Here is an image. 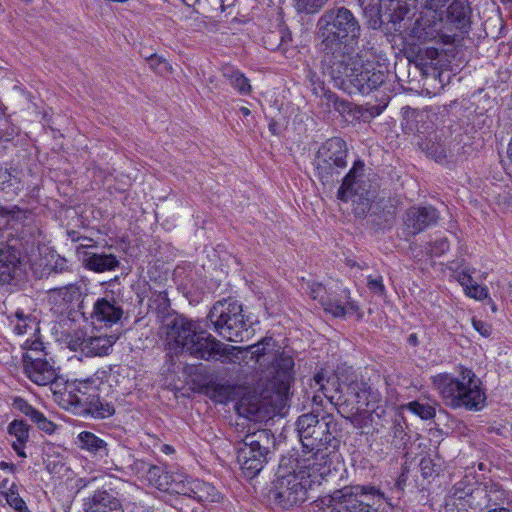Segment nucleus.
Wrapping results in <instances>:
<instances>
[{
	"label": "nucleus",
	"instance_id": "nucleus-1",
	"mask_svg": "<svg viewBox=\"0 0 512 512\" xmlns=\"http://www.w3.org/2000/svg\"><path fill=\"white\" fill-rule=\"evenodd\" d=\"M258 425L283 416L294 382V360L279 341L266 336L258 341Z\"/></svg>",
	"mask_w": 512,
	"mask_h": 512
},
{
	"label": "nucleus",
	"instance_id": "nucleus-2",
	"mask_svg": "<svg viewBox=\"0 0 512 512\" xmlns=\"http://www.w3.org/2000/svg\"><path fill=\"white\" fill-rule=\"evenodd\" d=\"M296 429L303 447V455L298 459L301 467H315L322 474H331L341 443L338 422L331 414L319 418L311 412L298 417Z\"/></svg>",
	"mask_w": 512,
	"mask_h": 512
},
{
	"label": "nucleus",
	"instance_id": "nucleus-3",
	"mask_svg": "<svg viewBox=\"0 0 512 512\" xmlns=\"http://www.w3.org/2000/svg\"><path fill=\"white\" fill-rule=\"evenodd\" d=\"M316 30L326 64L354 53L362 33L360 20L344 6L325 10L317 20Z\"/></svg>",
	"mask_w": 512,
	"mask_h": 512
},
{
	"label": "nucleus",
	"instance_id": "nucleus-4",
	"mask_svg": "<svg viewBox=\"0 0 512 512\" xmlns=\"http://www.w3.org/2000/svg\"><path fill=\"white\" fill-rule=\"evenodd\" d=\"M314 381L318 390L346 418L359 414L366 408L375 410V404L381 400L380 393L356 375L325 378L324 374L319 372L314 376Z\"/></svg>",
	"mask_w": 512,
	"mask_h": 512
},
{
	"label": "nucleus",
	"instance_id": "nucleus-5",
	"mask_svg": "<svg viewBox=\"0 0 512 512\" xmlns=\"http://www.w3.org/2000/svg\"><path fill=\"white\" fill-rule=\"evenodd\" d=\"M166 340L171 349L176 352H187L198 359L209 360L215 355L228 358L234 356V351L240 348L221 343L211 334L200 330L199 326L184 317L174 314L165 320Z\"/></svg>",
	"mask_w": 512,
	"mask_h": 512
},
{
	"label": "nucleus",
	"instance_id": "nucleus-6",
	"mask_svg": "<svg viewBox=\"0 0 512 512\" xmlns=\"http://www.w3.org/2000/svg\"><path fill=\"white\" fill-rule=\"evenodd\" d=\"M298 458H282L278 477L269 491V498L284 509L294 507L307 499V492L320 485L330 474H322L313 468H302Z\"/></svg>",
	"mask_w": 512,
	"mask_h": 512
},
{
	"label": "nucleus",
	"instance_id": "nucleus-7",
	"mask_svg": "<svg viewBox=\"0 0 512 512\" xmlns=\"http://www.w3.org/2000/svg\"><path fill=\"white\" fill-rule=\"evenodd\" d=\"M432 384L444 404L451 409L480 411L486 405L482 381L470 368L461 366L456 375L437 374L432 377Z\"/></svg>",
	"mask_w": 512,
	"mask_h": 512
},
{
	"label": "nucleus",
	"instance_id": "nucleus-8",
	"mask_svg": "<svg viewBox=\"0 0 512 512\" xmlns=\"http://www.w3.org/2000/svg\"><path fill=\"white\" fill-rule=\"evenodd\" d=\"M326 65L329 75L350 94L367 95L386 79L382 71L365 64L359 54H348L343 59L330 60Z\"/></svg>",
	"mask_w": 512,
	"mask_h": 512
},
{
	"label": "nucleus",
	"instance_id": "nucleus-9",
	"mask_svg": "<svg viewBox=\"0 0 512 512\" xmlns=\"http://www.w3.org/2000/svg\"><path fill=\"white\" fill-rule=\"evenodd\" d=\"M242 312V305L237 300L224 298L212 306L208 319L222 338L230 342H243L254 335V329Z\"/></svg>",
	"mask_w": 512,
	"mask_h": 512
},
{
	"label": "nucleus",
	"instance_id": "nucleus-10",
	"mask_svg": "<svg viewBox=\"0 0 512 512\" xmlns=\"http://www.w3.org/2000/svg\"><path fill=\"white\" fill-rule=\"evenodd\" d=\"M348 147L339 137L326 140L318 149L314 165L316 176L322 184L338 181L341 171L347 167Z\"/></svg>",
	"mask_w": 512,
	"mask_h": 512
},
{
	"label": "nucleus",
	"instance_id": "nucleus-11",
	"mask_svg": "<svg viewBox=\"0 0 512 512\" xmlns=\"http://www.w3.org/2000/svg\"><path fill=\"white\" fill-rule=\"evenodd\" d=\"M369 496L382 497L383 494L374 486H345L330 495L328 512H377L365 501Z\"/></svg>",
	"mask_w": 512,
	"mask_h": 512
},
{
	"label": "nucleus",
	"instance_id": "nucleus-12",
	"mask_svg": "<svg viewBox=\"0 0 512 512\" xmlns=\"http://www.w3.org/2000/svg\"><path fill=\"white\" fill-rule=\"evenodd\" d=\"M98 393L93 379L76 380L70 383L67 393L61 396V406L74 414L84 416V407Z\"/></svg>",
	"mask_w": 512,
	"mask_h": 512
},
{
	"label": "nucleus",
	"instance_id": "nucleus-13",
	"mask_svg": "<svg viewBox=\"0 0 512 512\" xmlns=\"http://www.w3.org/2000/svg\"><path fill=\"white\" fill-rule=\"evenodd\" d=\"M439 214L432 206H413L404 216L403 223L408 235H416L430 226L437 224Z\"/></svg>",
	"mask_w": 512,
	"mask_h": 512
},
{
	"label": "nucleus",
	"instance_id": "nucleus-14",
	"mask_svg": "<svg viewBox=\"0 0 512 512\" xmlns=\"http://www.w3.org/2000/svg\"><path fill=\"white\" fill-rule=\"evenodd\" d=\"M124 314L122 304L112 294L98 298L93 304L90 318L93 324L112 326L120 321Z\"/></svg>",
	"mask_w": 512,
	"mask_h": 512
},
{
	"label": "nucleus",
	"instance_id": "nucleus-15",
	"mask_svg": "<svg viewBox=\"0 0 512 512\" xmlns=\"http://www.w3.org/2000/svg\"><path fill=\"white\" fill-rule=\"evenodd\" d=\"M269 21L273 29L264 32L262 42L266 49L276 51L291 42L292 37L290 31L282 21L280 8L278 6L271 8Z\"/></svg>",
	"mask_w": 512,
	"mask_h": 512
},
{
	"label": "nucleus",
	"instance_id": "nucleus-16",
	"mask_svg": "<svg viewBox=\"0 0 512 512\" xmlns=\"http://www.w3.org/2000/svg\"><path fill=\"white\" fill-rule=\"evenodd\" d=\"M249 433L243 440V446L238 448L237 460L240 465L242 476L251 483L254 487L253 481L256 478V441L253 440L255 431Z\"/></svg>",
	"mask_w": 512,
	"mask_h": 512
},
{
	"label": "nucleus",
	"instance_id": "nucleus-17",
	"mask_svg": "<svg viewBox=\"0 0 512 512\" xmlns=\"http://www.w3.org/2000/svg\"><path fill=\"white\" fill-rule=\"evenodd\" d=\"M23 369L28 379L39 386H47L49 383L57 384L58 371L51 357L44 361L33 359V362L24 364Z\"/></svg>",
	"mask_w": 512,
	"mask_h": 512
},
{
	"label": "nucleus",
	"instance_id": "nucleus-18",
	"mask_svg": "<svg viewBox=\"0 0 512 512\" xmlns=\"http://www.w3.org/2000/svg\"><path fill=\"white\" fill-rule=\"evenodd\" d=\"M85 512H124L117 493L111 490H97L84 502Z\"/></svg>",
	"mask_w": 512,
	"mask_h": 512
},
{
	"label": "nucleus",
	"instance_id": "nucleus-19",
	"mask_svg": "<svg viewBox=\"0 0 512 512\" xmlns=\"http://www.w3.org/2000/svg\"><path fill=\"white\" fill-rule=\"evenodd\" d=\"M21 270L20 253L13 247L0 249V286L10 284Z\"/></svg>",
	"mask_w": 512,
	"mask_h": 512
},
{
	"label": "nucleus",
	"instance_id": "nucleus-20",
	"mask_svg": "<svg viewBox=\"0 0 512 512\" xmlns=\"http://www.w3.org/2000/svg\"><path fill=\"white\" fill-rule=\"evenodd\" d=\"M174 492L198 502H215L218 500V492L215 487L201 480L189 481L187 484H183L180 490L175 489Z\"/></svg>",
	"mask_w": 512,
	"mask_h": 512
},
{
	"label": "nucleus",
	"instance_id": "nucleus-21",
	"mask_svg": "<svg viewBox=\"0 0 512 512\" xmlns=\"http://www.w3.org/2000/svg\"><path fill=\"white\" fill-rule=\"evenodd\" d=\"M29 431L30 426L24 420L14 419L7 427V433L14 438L11 446L21 458L27 457L25 447L29 441Z\"/></svg>",
	"mask_w": 512,
	"mask_h": 512
},
{
	"label": "nucleus",
	"instance_id": "nucleus-22",
	"mask_svg": "<svg viewBox=\"0 0 512 512\" xmlns=\"http://www.w3.org/2000/svg\"><path fill=\"white\" fill-rule=\"evenodd\" d=\"M116 340L114 335L88 336L82 353L88 357L109 355Z\"/></svg>",
	"mask_w": 512,
	"mask_h": 512
},
{
	"label": "nucleus",
	"instance_id": "nucleus-23",
	"mask_svg": "<svg viewBox=\"0 0 512 512\" xmlns=\"http://www.w3.org/2000/svg\"><path fill=\"white\" fill-rule=\"evenodd\" d=\"M410 6L408 0H380L379 14L395 24L407 16Z\"/></svg>",
	"mask_w": 512,
	"mask_h": 512
},
{
	"label": "nucleus",
	"instance_id": "nucleus-24",
	"mask_svg": "<svg viewBox=\"0 0 512 512\" xmlns=\"http://www.w3.org/2000/svg\"><path fill=\"white\" fill-rule=\"evenodd\" d=\"M364 164L362 161H355L353 167L347 173V175L343 178L342 184L337 192V197L341 201L352 200L355 202L354 197H356V186H357V178L363 172Z\"/></svg>",
	"mask_w": 512,
	"mask_h": 512
},
{
	"label": "nucleus",
	"instance_id": "nucleus-25",
	"mask_svg": "<svg viewBox=\"0 0 512 512\" xmlns=\"http://www.w3.org/2000/svg\"><path fill=\"white\" fill-rule=\"evenodd\" d=\"M469 14L470 7L467 0H453L447 11L444 12L446 21L460 30L465 29L469 25Z\"/></svg>",
	"mask_w": 512,
	"mask_h": 512
},
{
	"label": "nucleus",
	"instance_id": "nucleus-26",
	"mask_svg": "<svg viewBox=\"0 0 512 512\" xmlns=\"http://www.w3.org/2000/svg\"><path fill=\"white\" fill-rule=\"evenodd\" d=\"M84 262L86 268L98 273L115 270L120 264L115 255L106 253H86Z\"/></svg>",
	"mask_w": 512,
	"mask_h": 512
},
{
	"label": "nucleus",
	"instance_id": "nucleus-27",
	"mask_svg": "<svg viewBox=\"0 0 512 512\" xmlns=\"http://www.w3.org/2000/svg\"><path fill=\"white\" fill-rule=\"evenodd\" d=\"M135 466L138 470L146 471L148 480L159 490L175 491V488L170 484V475L163 468L149 465L144 461H136Z\"/></svg>",
	"mask_w": 512,
	"mask_h": 512
},
{
	"label": "nucleus",
	"instance_id": "nucleus-28",
	"mask_svg": "<svg viewBox=\"0 0 512 512\" xmlns=\"http://www.w3.org/2000/svg\"><path fill=\"white\" fill-rule=\"evenodd\" d=\"M472 496H483L486 499L484 507L487 511H490L492 508H504L502 505L507 498L506 491L495 483L486 484L484 488L474 491Z\"/></svg>",
	"mask_w": 512,
	"mask_h": 512
},
{
	"label": "nucleus",
	"instance_id": "nucleus-29",
	"mask_svg": "<svg viewBox=\"0 0 512 512\" xmlns=\"http://www.w3.org/2000/svg\"><path fill=\"white\" fill-rule=\"evenodd\" d=\"M78 446L100 458L108 455L107 443L90 431H82L77 436Z\"/></svg>",
	"mask_w": 512,
	"mask_h": 512
},
{
	"label": "nucleus",
	"instance_id": "nucleus-30",
	"mask_svg": "<svg viewBox=\"0 0 512 512\" xmlns=\"http://www.w3.org/2000/svg\"><path fill=\"white\" fill-rule=\"evenodd\" d=\"M149 310L152 313H155L157 318H159L163 324L165 325V320L168 317H172V315L177 314L176 312L170 311V300L168 298V294L165 291H154L151 293L148 303Z\"/></svg>",
	"mask_w": 512,
	"mask_h": 512
},
{
	"label": "nucleus",
	"instance_id": "nucleus-31",
	"mask_svg": "<svg viewBox=\"0 0 512 512\" xmlns=\"http://www.w3.org/2000/svg\"><path fill=\"white\" fill-rule=\"evenodd\" d=\"M115 413L114 406L104 399H101L97 393L95 397L88 401L87 406L84 407V415H90L94 418L104 419L112 416Z\"/></svg>",
	"mask_w": 512,
	"mask_h": 512
},
{
	"label": "nucleus",
	"instance_id": "nucleus-32",
	"mask_svg": "<svg viewBox=\"0 0 512 512\" xmlns=\"http://www.w3.org/2000/svg\"><path fill=\"white\" fill-rule=\"evenodd\" d=\"M238 415L250 422L256 421V391L249 390L235 404Z\"/></svg>",
	"mask_w": 512,
	"mask_h": 512
},
{
	"label": "nucleus",
	"instance_id": "nucleus-33",
	"mask_svg": "<svg viewBox=\"0 0 512 512\" xmlns=\"http://www.w3.org/2000/svg\"><path fill=\"white\" fill-rule=\"evenodd\" d=\"M406 429H407V424H406L404 417L400 416V415L397 416L393 420V424H392L391 431H390V433L392 435L391 445L394 448L400 449L408 443L410 437L407 434Z\"/></svg>",
	"mask_w": 512,
	"mask_h": 512
},
{
	"label": "nucleus",
	"instance_id": "nucleus-34",
	"mask_svg": "<svg viewBox=\"0 0 512 512\" xmlns=\"http://www.w3.org/2000/svg\"><path fill=\"white\" fill-rule=\"evenodd\" d=\"M420 148L426 155L434 159L438 163H444L447 159V149L445 145L434 139L430 138L420 143Z\"/></svg>",
	"mask_w": 512,
	"mask_h": 512
},
{
	"label": "nucleus",
	"instance_id": "nucleus-35",
	"mask_svg": "<svg viewBox=\"0 0 512 512\" xmlns=\"http://www.w3.org/2000/svg\"><path fill=\"white\" fill-rule=\"evenodd\" d=\"M406 408L423 420H430L436 415L435 404L429 402L412 401L406 405Z\"/></svg>",
	"mask_w": 512,
	"mask_h": 512
},
{
	"label": "nucleus",
	"instance_id": "nucleus-36",
	"mask_svg": "<svg viewBox=\"0 0 512 512\" xmlns=\"http://www.w3.org/2000/svg\"><path fill=\"white\" fill-rule=\"evenodd\" d=\"M224 76L227 77L230 84L240 93L246 94L251 91V85L249 84L248 79L238 70L228 68L224 72Z\"/></svg>",
	"mask_w": 512,
	"mask_h": 512
},
{
	"label": "nucleus",
	"instance_id": "nucleus-37",
	"mask_svg": "<svg viewBox=\"0 0 512 512\" xmlns=\"http://www.w3.org/2000/svg\"><path fill=\"white\" fill-rule=\"evenodd\" d=\"M262 439H265L268 443L271 442L272 448L275 447V440L270 430L258 428V463L261 462L259 457H263V462L267 463L274 453L270 449V446H261L260 440Z\"/></svg>",
	"mask_w": 512,
	"mask_h": 512
},
{
	"label": "nucleus",
	"instance_id": "nucleus-38",
	"mask_svg": "<svg viewBox=\"0 0 512 512\" xmlns=\"http://www.w3.org/2000/svg\"><path fill=\"white\" fill-rule=\"evenodd\" d=\"M328 0H292L293 7L298 13L315 14Z\"/></svg>",
	"mask_w": 512,
	"mask_h": 512
},
{
	"label": "nucleus",
	"instance_id": "nucleus-39",
	"mask_svg": "<svg viewBox=\"0 0 512 512\" xmlns=\"http://www.w3.org/2000/svg\"><path fill=\"white\" fill-rule=\"evenodd\" d=\"M32 319L29 316H26L23 312H16L15 319L11 320V325L13 326V331L17 335H22L27 333L28 329H31Z\"/></svg>",
	"mask_w": 512,
	"mask_h": 512
},
{
	"label": "nucleus",
	"instance_id": "nucleus-40",
	"mask_svg": "<svg viewBox=\"0 0 512 512\" xmlns=\"http://www.w3.org/2000/svg\"><path fill=\"white\" fill-rule=\"evenodd\" d=\"M57 291L58 295L62 297L66 303H72L73 301L79 300L81 297L80 287L75 284H68L64 287H60Z\"/></svg>",
	"mask_w": 512,
	"mask_h": 512
},
{
	"label": "nucleus",
	"instance_id": "nucleus-41",
	"mask_svg": "<svg viewBox=\"0 0 512 512\" xmlns=\"http://www.w3.org/2000/svg\"><path fill=\"white\" fill-rule=\"evenodd\" d=\"M324 310L334 317H344L347 314V310L344 307V303L339 300H332L328 296L321 305Z\"/></svg>",
	"mask_w": 512,
	"mask_h": 512
},
{
	"label": "nucleus",
	"instance_id": "nucleus-42",
	"mask_svg": "<svg viewBox=\"0 0 512 512\" xmlns=\"http://www.w3.org/2000/svg\"><path fill=\"white\" fill-rule=\"evenodd\" d=\"M450 0H426L425 7L426 9L432 11L434 13L433 15V24L436 23V21H443L444 20V11L442 10L446 4Z\"/></svg>",
	"mask_w": 512,
	"mask_h": 512
},
{
	"label": "nucleus",
	"instance_id": "nucleus-43",
	"mask_svg": "<svg viewBox=\"0 0 512 512\" xmlns=\"http://www.w3.org/2000/svg\"><path fill=\"white\" fill-rule=\"evenodd\" d=\"M150 68L159 74H165L171 70L170 64L162 57L152 54L147 58Z\"/></svg>",
	"mask_w": 512,
	"mask_h": 512
},
{
	"label": "nucleus",
	"instance_id": "nucleus-44",
	"mask_svg": "<svg viewBox=\"0 0 512 512\" xmlns=\"http://www.w3.org/2000/svg\"><path fill=\"white\" fill-rule=\"evenodd\" d=\"M6 502L18 512H22L27 509L25 501L20 497L18 488L14 491L5 492L4 496Z\"/></svg>",
	"mask_w": 512,
	"mask_h": 512
},
{
	"label": "nucleus",
	"instance_id": "nucleus-45",
	"mask_svg": "<svg viewBox=\"0 0 512 512\" xmlns=\"http://www.w3.org/2000/svg\"><path fill=\"white\" fill-rule=\"evenodd\" d=\"M70 383L66 382L59 374L57 373V384L49 383L47 386H50L51 391L55 396V400L61 405V396L64 393H67L69 390Z\"/></svg>",
	"mask_w": 512,
	"mask_h": 512
},
{
	"label": "nucleus",
	"instance_id": "nucleus-46",
	"mask_svg": "<svg viewBox=\"0 0 512 512\" xmlns=\"http://www.w3.org/2000/svg\"><path fill=\"white\" fill-rule=\"evenodd\" d=\"M14 408L19 410L21 413H23L25 416L29 417V419L32 421L36 415L38 414V410L35 409L33 406H31L27 401H25L22 398H15L13 402Z\"/></svg>",
	"mask_w": 512,
	"mask_h": 512
},
{
	"label": "nucleus",
	"instance_id": "nucleus-47",
	"mask_svg": "<svg viewBox=\"0 0 512 512\" xmlns=\"http://www.w3.org/2000/svg\"><path fill=\"white\" fill-rule=\"evenodd\" d=\"M367 287L368 289L375 295L384 296L386 293V289L383 283L382 276H368L367 278Z\"/></svg>",
	"mask_w": 512,
	"mask_h": 512
},
{
	"label": "nucleus",
	"instance_id": "nucleus-48",
	"mask_svg": "<svg viewBox=\"0 0 512 512\" xmlns=\"http://www.w3.org/2000/svg\"><path fill=\"white\" fill-rule=\"evenodd\" d=\"M309 295L313 300H318L322 305L327 298L326 288L318 282H312L308 284Z\"/></svg>",
	"mask_w": 512,
	"mask_h": 512
},
{
	"label": "nucleus",
	"instance_id": "nucleus-49",
	"mask_svg": "<svg viewBox=\"0 0 512 512\" xmlns=\"http://www.w3.org/2000/svg\"><path fill=\"white\" fill-rule=\"evenodd\" d=\"M37 427L47 433V434H53L56 430V424H54L52 421L48 420L45 415L42 412H38L36 417L32 420Z\"/></svg>",
	"mask_w": 512,
	"mask_h": 512
},
{
	"label": "nucleus",
	"instance_id": "nucleus-50",
	"mask_svg": "<svg viewBox=\"0 0 512 512\" xmlns=\"http://www.w3.org/2000/svg\"><path fill=\"white\" fill-rule=\"evenodd\" d=\"M467 296L476 300H483L488 297V290L486 287L481 286L474 282L468 289L465 290Z\"/></svg>",
	"mask_w": 512,
	"mask_h": 512
},
{
	"label": "nucleus",
	"instance_id": "nucleus-51",
	"mask_svg": "<svg viewBox=\"0 0 512 512\" xmlns=\"http://www.w3.org/2000/svg\"><path fill=\"white\" fill-rule=\"evenodd\" d=\"M87 338L88 337L83 332L77 331L75 332L74 335L70 337L68 341V346L71 350H80L82 352V348H84Z\"/></svg>",
	"mask_w": 512,
	"mask_h": 512
},
{
	"label": "nucleus",
	"instance_id": "nucleus-52",
	"mask_svg": "<svg viewBox=\"0 0 512 512\" xmlns=\"http://www.w3.org/2000/svg\"><path fill=\"white\" fill-rule=\"evenodd\" d=\"M37 361H44L48 360L50 357H48V353L46 352V349L42 350H28L23 354V365L29 364V362H33V359H36Z\"/></svg>",
	"mask_w": 512,
	"mask_h": 512
},
{
	"label": "nucleus",
	"instance_id": "nucleus-53",
	"mask_svg": "<svg viewBox=\"0 0 512 512\" xmlns=\"http://www.w3.org/2000/svg\"><path fill=\"white\" fill-rule=\"evenodd\" d=\"M450 248L449 242L446 238L435 240L431 245V253L434 256H441Z\"/></svg>",
	"mask_w": 512,
	"mask_h": 512
},
{
	"label": "nucleus",
	"instance_id": "nucleus-54",
	"mask_svg": "<svg viewBox=\"0 0 512 512\" xmlns=\"http://www.w3.org/2000/svg\"><path fill=\"white\" fill-rule=\"evenodd\" d=\"M473 327L476 331H478L482 336L488 337L491 334V327L486 322L482 320L473 319L472 320Z\"/></svg>",
	"mask_w": 512,
	"mask_h": 512
},
{
	"label": "nucleus",
	"instance_id": "nucleus-55",
	"mask_svg": "<svg viewBox=\"0 0 512 512\" xmlns=\"http://www.w3.org/2000/svg\"><path fill=\"white\" fill-rule=\"evenodd\" d=\"M420 469L422 472V475L427 478L432 476L433 474V463L432 460L429 458H423L420 462Z\"/></svg>",
	"mask_w": 512,
	"mask_h": 512
},
{
	"label": "nucleus",
	"instance_id": "nucleus-56",
	"mask_svg": "<svg viewBox=\"0 0 512 512\" xmlns=\"http://www.w3.org/2000/svg\"><path fill=\"white\" fill-rule=\"evenodd\" d=\"M458 281L464 288V291L475 282L472 276L466 271H461L460 273H458Z\"/></svg>",
	"mask_w": 512,
	"mask_h": 512
},
{
	"label": "nucleus",
	"instance_id": "nucleus-57",
	"mask_svg": "<svg viewBox=\"0 0 512 512\" xmlns=\"http://www.w3.org/2000/svg\"><path fill=\"white\" fill-rule=\"evenodd\" d=\"M25 347L27 348V351L28 350H42V349H46L45 346H44V343L38 339H35V340H27L25 342Z\"/></svg>",
	"mask_w": 512,
	"mask_h": 512
},
{
	"label": "nucleus",
	"instance_id": "nucleus-58",
	"mask_svg": "<svg viewBox=\"0 0 512 512\" xmlns=\"http://www.w3.org/2000/svg\"><path fill=\"white\" fill-rule=\"evenodd\" d=\"M15 489H17V485L14 482L9 483L8 479L0 483V492L3 497L5 496V492L14 491Z\"/></svg>",
	"mask_w": 512,
	"mask_h": 512
},
{
	"label": "nucleus",
	"instance_id": "nucleus-59",
	"mask_svg": "<svg viewBox=\"0 0 512 512\" xmlns=\"http://www.w3.org/2000/svg\"><path fill=\"white\" fill-rule=\"evenodd\" d=\"M68 269V266H67V261L63 258L61 259H58L56 262H55V265L53 267V270L57 273H62L64 271H67Z\"/></svg>",
	"mask_w": 512,
	"mask_h": 512
},
{
	"label": "nucleus",
	"instance_id": "nucleus-60",
	"mask_svg": "<svg viewBox=\"0 0 512 512\" xmlns=\"http://www.w3.org/2000/svg\"><path fill=\"white\" fill-rule=\"evenodd\" d=\"M344 307L347 310V314L357 312L359 309L358 305L354 301L349 300L346 303H344Z\"/></svg>",
	"mask_w": 512,
	"mask_h": 512
},
{
	"label": "nucleus",
	"instance_id": "nucleus-61",
	"mask_svg": "<svg viewBox=\"0 0 512 512\" xmlns=\"http://www.w3.org/2000/svg\"><path fill=\"white\" fill-rule=\"evenodd\" d=\"M406 483V476L404 473H402L399 478L397 479L396 483H395V487L398 489V490H403V487Z\"/></svg>",
	"mask_w": 512,
	"mask_h": 512
},
{
	"label": "nucleus",
	"instance_id": "nucleus-62",
	"mask_svg": "<svg viewBox=\"0 0 512 512\" xmlns=\"http://www.w3.org/2000/svg\"><path fill=\"white\" fill-rule=\"evenodd\" d=\"M407 342L411 345V346H417L418 345V337L415 333H412L408 336L407 338Z\"/></svg>",
	"mask_w": 512,
	"mask_h": 512
},
{
	"label": "nucleus",
	"instance_id": "nucleus-63",
	"mask_svg": "<svg viewBox=\"0 0 512 512\" xmlns=\"http://www.w3.org/2000/svg\"><path fill=\"white\" fill-rule=\"evenodd\" d=\"M269 130L272 132V134H278L279 132V125L276 121L272 120L270 123H269Z\"/></svg>",
	"mask_w": 512,
	"mask_h": 512
},
{
	"label": "nucleus",
	"instance_id": "nucleus-64",
	"mask_svg": "<svg viewBox=\"0 0 512 512\" xmlns=\"http://www.w3.org/2000/svg\"><path fill=\"white\" fill-rule=\"evenodd\" d=\"M0 469H10L11 471H14L15 469V465L12 464V463H7V462H4V461H1L0 462Z\"/></svg>",
	"mask_w": 512,
	"mask_h": 512
}]
</instances>
